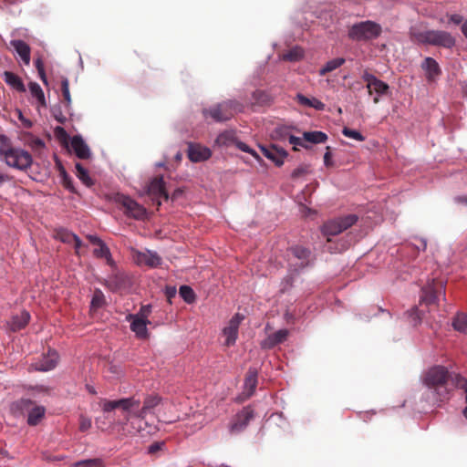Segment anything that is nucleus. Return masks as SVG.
Here are the masks:
<instances>
[{
	"label": "nucleus",
	"mask_w": 467,
	"mask_h": 467,
	"mask_svg": "<svg viewBox=\"0 0 467 467\" xmlns=\"http://www.w3.org/2000/svg\"><path fill=\"white\" fill-rule=\"evenodd\" d=\"M161 400L160 395L151 393L144 398L142 406H140V400L136 399L135 396L115 400H105L101 406L104 412H110L116 409L121 410L124 413V420L128 422L131 419L144 420L161 404Z\"/></svg>",
	"instance_id": "obj_1"
},
{
	"label": "nucleus",
	"mask_w": 467,
	"mask_h": 467,
	"mask_svg": "<svg viewBox=\"0 0 467 467\" xmlns=\"http://www.w3.org/2000/svg\"><path fill=\"white\" fill-rule=\"evenodd\" d=\"M455 374H451L445 367L435 366L430 368L423 377L424 384L436 394V400L443 401L449 399V381Z\"/></svg>",
	"instance_id": "obj_2"
},
{
	"label": "nucleus",
	"mask_w": 467,
	"mask_h": 467,
	"mask_svg": "<svg viewBox=\"0 0 467 467\" xmlns=\"http://www.w3.org/2000/svg\"><path fill=\"white\" fill-rule=\"evenodd\" d=\"M382 33L381 26L374 21L367 20L352 25L348 36L353 41H369L379 37Z\"/></svg>",
	"instance_id": "obj_3"
},
{
	"label": "nucleus",
	"mask_w": 467,
	"mask_h": 467,
	"mask_svg": "<svg viewBox=\"0 0 467 467\" xmlns=\"http://www.w3.org/2000/svg\"><path fill=\"white\" fill-rule=\"evenodd\" d=\"M11 410L14 413L27 414V423L30 426L37 425L46 413L44 406L36 405L29 399H20L14 402Z\"/></svg>",
	"instance_id": "obj_4"
},
{
	"label": "nucleus",
	"mask_w": 467,
	"mask_h": 467,
	"mask_svg": "<svg viewBox=\"0 0 467 467\" xmlns=\"http://www.w3.org/2000/svg\"><path fill=\"white\" fill-rule=\"evenodd\" d=\"M358 219L356 214H348L328 220L323 224L321 232L323 235L327 237V242H330L332 236L337 235L354 225L358 222Z\"/></svg>",
	"instance_id": "obj_5"
},
{
	"label": "nucleus",
	"mask_w": 467,
	"mask_h": 467,
	"mask_svg": "<svg viewBox=\"0 0 467 467\" xmlns=\"http://www.w3.org/2000/svg\"><path fill=\"white\" fill-rule=\"evenodd\" d=\"M416 38L422 44L451 48L455 45L454 37L446 31L426 30L416 35Z\"/></svg>",
	"instance_id": "obj_6"
},
{
	"label": "nucleus",
	"mask_w": 467,
	"mask_h": 467,
	"mask_svg": "<svg viewBox=\"0 0 467 467\" xmlns=\"http://www.w3.org/2000/svg\"><path fill=\"white\" fill-rule=\"evenodd\" d=\"M3 160L7 166L19 171H26L33 162L32 156L28 151L15 147Z\"/></svg>",
	"instance_id": "obj_7"
},
{
	"label": "nucleus",
	"mask_w": 467,
	"mask_h": 467,
	"mask_svg": "<svg viewBox=\"0 0 467 467\" xmlns=\"http://www.w3.org/2000/svg\"><path fill=\"white\" fill-rule=\"evenodd\" d=\"M114 201L123 209L127 216L136 220H143L146 217V209L130 197L118 193L115 195Z\"/></svg>",
	"instance_id": "obj_8"
},
{
	"label": "nucleus",
	"mask_w": 467,
	"mask_h": 467,
	"mask_svg": "<svg viewBox=\"0 0 467 467\" xmlns=\"http://www.w3.org/2000/svg\"><path fill=\"white\" fill-rule=\"evenodd\" d=\"M237 103L228 100L223 101L213 108L203 109L205 118L211 117L215 121H225L230 119L236 112Z\"/></svg>",
	"instance_id": "obj_9"
},
{
	"label": "nucleus",
	"mask_w": 467,
	"mask_h": 467,
	"mask_svg": "<svg viewBox=\"0 0 467 467\" xmlns=\"http://www.w3.org/2000/svg\"><path fill=\"white\" fill-rule=\"evenodd\" d=\"M254 418V411L251 407L247 406L243 408L228 423V431L230 435H237L243 432Z\"/></svg>",
	"instance_id": "obj_10"
},
{
	"label": "nucleus",
	"mask_w": 467,
	"mask_h": 467,
	"mask_svg": "<svg viewBox=\"0 0 467 467\" xmlns=\"http://www.w3.org/2000/svg\"><path fill=\"white\" fill-rule=\"evenodd\" d=\"M440 296H445V283L443 280L433 278L422 287L420 302L433 305L438 302Z\"/></svg>",
	"instance_id": "obj_11"
},
{
	"label": "nucleus",
	"mask_w": 467,
	"mask_h": 467,
	"mask_svg": "<svg viewBox=\"0 0 467 467\" xmlns=\"http://www.w3.org/2000/svg\"><path fill=\"white\" fill-rule=\"evenodd\" d=\"M133 259L138 265L157 267L161 264V256L156 252L150 250H146L144 252L134 250Z\"/></svg>",
	"instance_id": "obj_12"
},
{
	"label": "nucleus",
	"mask_w": 467,
	"mask_h": 467,
	"mask_svg": "<svg viewBox=\"0 0 467 467\" xmlns=\"http://www.w3.org/2000/svg\"><path fill=\"white\" fill-rule=\"evenodd\" d=\"M244 319V317L235 314L229 321L228 325L223 328V334L226 337L225 339V345L230 347L235 344L237 336H238V329L239 326Z\"/></svg>",
	"instance_id": "obj_13"
},
{
	"label": "nucleus",
	"mask_w": 467,
	"mask_h": 467,
	"mask_svg": "<svg viewBox=\"0 0 467 467\" xmlns=\"http://www.w3.org/2000/svg\"><path fill=\"white\" fill-rule=\"evenodd\" d=\"M260 150L267 159L272 161L278 167L283 165L284 161L287 156V152L284 149L279 148L275 144H271L268 147L260 146Z\"/></svg>",
	"instance_id": "obj_14"
},
{
	"label": "nucleus",
	"mask_w": 467,
	"mask_h": 467,
	"mask_svg": "<svg viewBox=\"0 0 467 467\" xmlns=\"http://www.w3.org/2000/svg\"><path fill=\"white\" fill-rule=\"evenodd\" d=\"M58 362V354L55 350L49 349L47 355L33 364L35 369L39 371H48L56 368Z\"/></svg>",
	"instance_id": "obj_15"
},
{
	"label": "nucleus",
	"mask_w": 467,
	"mask_h": 467,
	"mask_svg": "<svg viewBox=\"0 0 467 467\" xmlns=\"http://www.w3.org/2000/svg\"><path fill=\"white\" fill-rule=\"evenodd\" d=\"M362 78L367 82V88L369 94H372V91H375L378 95H383L389 88L387 83L377 78L374 75L368 72H365L362 76Z\"/></svg>",
	"instance_id": "obj_16"
},
{
	"label": "nucleus",
	"mask_w": 467,
	"mask_h": 467,
	"mask_svg": "<svg viewBox=\"0 0 467 467\" xmlns=\"http://www.w3.org/2000/svg\"><path fill=\"white\" fill-rule=\"evenodd\" d=\"M148 193L152 196V198H163L164 200H168L169 195L165 189L162 176H157L150 181L148 185Z\"/></svg>",
	"instance_id": "obj_17"
},
{
	"label": "nucleus",
	"mask_w": 467,
	"mask_h": 467,
	"mask_svg": "<svg viewBox=\"0 0 467 467\" xmlns=\"http://www.w3.org/2000/svg\"><path fill=\"white\" fill-rule=\"evenodd\" d=\"M288 255L298 260V262L295 264L296 266L304 268L308 265L310 262L311 252L307 248L296 245L288 250Z\"/></svg>",
	"instance_id": "obj_18"
},
{
	"label": "nucleus",
	"mask_w": 467,
	"mask_h": 467,
	"mask_svg": "<svg viewBox=\"0 0 467 467\" xmlns=\"http://www.w3.org/2000/svg\"><path fill=\"white\" fill-rule=\"evenodd\" d=\"M212 155L210 149L200 144L189 143L188 158L193 162L208 160Z\"/></svg>",
	"instance_id": "obj_19"
},
{
	"label": "nucleus",
	"mask_w": 467,
	"mask_h": 467,
	"mask_svg": "<svg viewBox=\"0 0 467 467\" xmlns=\"http://www.w3.org/2000/svg\"><path fill=\"white\" fill-rule=\"evenodd\" d=\"M421 67L426 73L427 80L430 82L435 81L441 74L439 64L432 57H426L421 64Z\"/></svg>",
	"instance_id": "obj_20"
},
{
	"label": "nucleus",
	"mask_w": 467,
	"mask_h": 467,
	"mask_svg": "<svg viewBox=\"0 0 467 467\" xmlns=\"http://www.w3.org/2000/svg\"><path fill=\"white\" fill-rule=\"evenodd\" d=\"M130 323V329L137 335V337L140 338H145L148 336L147 325L150 323L149 320H144L143 318H139L138 316H133L132 314L127 317Z\"/></svg>",
	"instance_id": "obj_21"
},
{
	"label": "nucleus",
	"mask_w": 467,
	"mask_h": 467,
	"mask_svg": "<svg viewBox=\"0 0 467 467\" xmlns=\"http://www.w3.org/2000/svg\"><path fill=\"white\" fill-rule=\"evenodd\" d=\"M71 148L78 158L87 160L90 157V150L84 140L78 136H73L71 139Z\"/></svg>",
	"instance_id": "obj_22"
},
{
	"label": "nucleus",
	"mask_w": 467,
	"mask_h": 467,
	"mask_svg": "<svg viewBox=\"0 0 467 467\" xmlns=\"http://www.w3.org/2000/svg\"><path fill=\"white\" fill-rule=\"evenodd\" d=\"M289 335L288 329H280L269 335L261 344L264 348H273L278 344L285 342Z\"/></svg>",
	"instance_id": "obj_23"
},
{
	"label": "nucleus",
	"mask_w": 467,
	"mask_h": 467,
	"mask_svg": "<svg viewBox=\"0 0 467 467\" xmlns=\"http://www.w3.org/2000/svg\"><path fill=\"white\" fill-rule=\"evenodd\" d=\"M257 369L254 368H250L245 375L244 384V393L246 398H250L254 395L256 386H257Z\"/></svg>",
	"instance_id": "obj_24"
},
{
	"label": "nucleus",
	"mask_w": 467,
	"mask_h": 467,
	"mask_svg": "<svg viewBox=\"0 0 467 467\" xmlns=\"http://www.w3.org/2000/svg\"><path fill=\"white\" fill-rule=\"evenodd\" d=\"M10 45L14 47L17 55L26 65L30 63V47L23 40L14 39L10 41Z\"/></svg>",
	"instance_id": "obj_25"
},
{
	"label": "nucleus",
	"mask_w": 467,
	"mask_h": 467,
	"mask_svg": "<svg viewBox=\"0 0 467 467\" xmlns=\"http://www.w3.org/2000/svg\"><path fill=\"white\" fill-rule=\"evenodd\" d=\"M30 320V315L26 311L21 312L19 315L13 316L8 323L9 329L13 332L25 328Z\"/></svg>",
	"instance_id": "obj_26"
},
{
	"label": "nucleus",
	"mask_w": 467,
	"mask_h": 467,
	"mask_svg": "<svg viewBox=\"0 0 467 467\" xmlns=\"http://www.w3.org/2000/svg\"><path fill=\"white\" fill-rule=\"evenodd\" d=\"M3 76L5 82L12 88L16 89L18 92H26V87L21 78L18 77L16 74L11 71H5Z\"/></svg>",
	"instance_id": "obj_27"
},
{
	"label": "nucleus",
	"mask_w": 467,
	"mask_h": 467,
	"mask_svg": "<svg viewBox=\"0 0 467 467\" xmlns=\"http://www.w3.org/2000/svg\"><path fill=\"white\" fill-rule=\"evenodd\" d=\"M303 139L306 142L319 144L327 140V135L323 131H306L303 133Z\"/></svg>",
	"instance_id": "obj_28"
},
{
	"label": "nucleus",
	"mask_w": 467,
	"mask_h": 467,
	"mask_svg": "<svg viewBox=\"0 0 467 467\" xmlns=\"http://www.w3.org/2000/svg\"><path fill=\"white\" fill-rule=\"evenodd\" d=\"M296 99L299 104L314 108L317 110H323L325 109V104L316 98L308 99L302 94H297Z\"/></svg>",
	"instance_id": "obj_29"
},
{
	"label": "nucleus",
	"mask_w": 467,
	"mask_h": 467,
	"mask_svg": "<svg viewBox=\"0 0 467 467\" xmlns=\"http://www.w3.org/2000/svg\"><path fill=\"white\" fill-rule=\"evenodd\" d=\"M345 63V59L342 57H337L331 59L326 63V65L319 70L320 76H325L329 72L336 70Z\"/></svg>",
	"instance_id": "obj_30"
},
{
	"label": "nucleus",
	"mask_w": 467,
	"mask_h": 467,
	"mask_svg": "<svg viewBox=\"0 0 467 467\" xmlns=\"http://www.w3.org/2000/svg\"><path fill=\"white\" fill-rule=\"evenodd\" d=\"M304 57V51L301 47H296L283 53L282 58L285 61L295 62L300 60Z\"/></svg>",
	"instance_id": "obj_31"
},
{
	"label": "nucleus",
	"mask_w": 467,
	"mask_h": 467,
	"mask_svg": "<svg viewBox=\"0 0 467 467\" xmlns=\"http://www.w3.org/2000/svg\"><path fill=\"white\" fill-rule=\"evenodd\" d=\"M29 90H30L32 96L36 99V100L38 101L40 106H42V107L47 106L45 94H44L41 87L37 83L30 82L29 83Z\"/></svg>",
	"instance_id": "obj_32"
},
{
	"label": "nucleus",
	"mask_w": 467,
	"mask_h": 467,
	"mask_svg": "<svg viewBox=\"0 0 467 467\" xmlns=\"http://www.w3.org/2000/svg\"><path fill=\"white\" fill-rule=\"evenodd\" d=\"M452 326L455 330L467 334V314H458L453 319Z\"/></svg>",
	"instance_id": "obj_33"
},
{
	"label": "nucleus",
	"mask_w": 467,
	"mask_h": 467,
	"mask_svg": "<svg viewBox=\"0 0 467 467\" xmlns=\"http://www.w3.org/2000/svg\"><path fill=\"white\" fill-rule=\"evenodd\" d=\"M94 254L98 258H105L109 265H112L113 264V260L111 258L110 251H109V247L106 245V244L104 242L99 244L98 245V248H96L94 250Z\"/></svg>",
	"instance_id": "obj_34"
},
{
	"label": "nucleus",
	"mask_w": 467,
	"mask_h": 467,
	"mask_svg": "<svg viewBox=\"0 0 467 467\" xmlns=\"http://www.w3.org/2000/svg\"><path fill=\"white\" fill-rule=\"evenodd\" d=\"M76 175L85 185L88 187L93 185V181L88 171L80 163L76 164Z\"/></svg>",
	"instance_id": "obj_35"
},
{
	"label": "nucleus",
	"mask_w": 467,
	"mask_h": 467,
	"mask_svg": "<svg viewBox=\"0 0 467 467\" xmlns=\"http://www.w3.org/2000/svg\"><path fill=\"white\" fill-rule=\"evenodd\" d=\"M127 280H124L123 275H115L107 281V285L111 290H119L125 286Z\"/></svg>",
	"instance_id": "obj_36"
},
{
	"label": "nucleus",
	"mask_w": 467,
	"mask_h": 467,
	"mask_svg": "<svg viewBox=\"0 0 467 467\" xmlns=\"http://www.w3.org/2000/svg\"><path fill=\"white\" fill-rule=\"evenodd\" d=\"M451 383L455 388L463 391L465 402L467 403V379L460 374H455L451 378Z\"/></svg>",
	"instance_id": "obj_37"
},
{
	"label": "nucleus",
	"mask_w": 467,
	"mask_h": 467,
	"mask_svg": "<svg viewBox=\"0 0 467 467\" xmlns=\"http://www.w3.org/2000/svg\"><path fill=\"white\" fill-rule=\"evenodd\" d=\"M179 293L182 299L188 304L193 303L196 299L193 289L189 285H182L180 287Z\"/></svg>",
	"instance_id": "obj_38"
},
{
	"label": "nucleus",
	"mask_w": 467,
	"mask_h": 467,
	"mask_svg": "<svg viewBox=\"0 0 467 467\" xmlns=\"http://www.w3.org/2000/svg\"><path fill=\"white\" fill-rule=\"evenodd\" d=\"M71 467H105V465L101 459L95 458L77 462Z\"/></svg>",
	"instance_id": "obj_39"
},
{
	"label": "nucleus",
	"mask_w": 467,
	"mask_h": 467,
	"mask_svg": "<svg viewBox=\"0 0 467 467\" xmlns=\"http://www.w3.org/2000/svg\"><path fill=\"white\" fill-rule=\"evenodd\" d=\"M61 91L64 98V103L67 109H69L71 105V96L69 91V81L67 78L61 80Z\"/></svg>",
	"instance_id": "obj_40"
},
{
	"label": "nucleus",
	"mask_w": 467,
	"mask_h": 467,
	"mask_svg": "<svg viewBox=\"0 0 467 467\" xmlns=\"http://www.w3.org/2000/svg\"><path fill=\"white\" fill-rule=\"evenodd\" d=\"M105 304V296L100 289H96L91 299V308L99 309Z\"/></svg>",
	"instance_id": "obj_41"
},
{
	"label": "nucleus",
	"mask_w": 467,
	"mask_h": 467,
	"mask_svg": "<svg viewBox=\"0 0 467 467\" xmlns=\"http://www.w3.org/2000/svg\"><path fill=\"white\" fill-rule=\"evenodd\" d=\"M56 235L57 239L65 244H71L76 239V234L66 229L57 230Z\"/></svg>",
	"instance_id": "obj_42"
},
{
	"label": "nucleus",
	"mask_w": 467,
	"mask_h": 467,
	"mask_svg": "<svg viewBox=\"0 0 467 467\" xmlns=\"http://www.w3.org/2000/svg\"><path fill=\"white\" fill-rule=\"evenodd\" d=\"M13 148L9 139L5 135H0V155L2 159H4Z\"/></svg>",
	"instance_id": "obj_43"
},
{
	"label": "nucleus",
	"mask_w": 467,
	"mask_h": 467,
	"mask_svg": "<svg viewBox=\"0 0 467 467\" xmlns=\"http://www.w3.org/2000/svg\"><path fill=\"white\" fill-rule=\"evenodd\" d=\"M342 134L345 136V137H348L349 139H353L355 140H358V141H364L365 140V137L358 130H351L348 127H344L343 130H342Z\"/></svg>",
	"instance_id": "obj_44"
},
{
	"label": "nucleus",
	"mask_w": 467,
	"mask_h": 467,
	"mask_svg": "<svg viewBox=\"0 0 467 467\" xmlns=\"http://www.w3.org/2000/svg\"><path fill=\"white\" fill-rule=\"evenodd\" d=\"M35 67L37 69L38 76L44 84L47 85V78L45 72L44 62L41 57H37L35 60Z\"/></svg>",
	"instance_id": "obj_45"
},
{
	"label": "nucleus",
	"mask_w": 467,
	"mask_h": 467,
	"mask_svg": "<svg viewBox=\"0 0 467 467\" xmlns=\"http://www.w3.org/2000/svg\"><path fill=\"white\" fill-rule=\"evenodd\" d=\"M309 172H310L309 165L302 164L293 171L291 176L294 180H296V179H299V178L308 174Z\"/></svg>",
	"instance_id": "obj_46"
},
{
	"label": "nucleus",
	"mask_w": 467,
	"mask_h": 467,
	"mask_svg": "<svg viewBox=\"0 0 467 467\" xmlns=\"http://www.w3.org/2000/svg\"><path fill=\"white\" fill-rule=\"evenodd\" d=\"M409 317L410 318V323L412 326L416 327L421 321V317L420 315V311L417 307H413L411 310L408 312Z\"/></svg>",
	"instance_id": "obj_47"
},
{
	"label": "nucleus",
	"mask_w": 467,
	"mask_h": 467,
	"mask_svg": "<svg viewBox=\"0 0 467 467\" xmlns=\"http://www.w3.org/2000/svg\"><path fill=\"white\" fill-rule=\"evenodd\" d=\"M61 175H62V182L66 189L68 191L75 192V188L73 186V182L71 178L67 174L66 171L62 168L61 169Z\"/></svg>",
	"instance_id": "obj_48"
},
{
	"label": "nucleus",
	"mask_w": 467,
	"mask_h": 467,
	"mask_svg": "<svg viewBox=\"0 0 467 467\" xmlns=\"http://www.w3.org/2000/svg\"><path fill=\"white\" fill-rule=\"evenodd\" d=\"M236 147L241 150L242 151H244V152H248L250 153L251 155H253L257 161H261V158L260 156L257 154V152L255 150H254L253 149H251L247 144H245L244 142H242V141H237L236 142Z\"/></svg>",
	"instance_id": "obj_49"
},
{
	"label": "nucleus",
	"mask_w": 467,
	"mask_h": 467,
	"mask_svg": "<svg viewBox=\"0 0 467 467\" xmlns=\"http://www.w3.org/2000/svg\"><path fill=\"white\" fill-rule=\"evenodd\" d=\"M288 140H289V143H290V144L294 145V150H297V149H296V146H301V147H304V148H306V149H307V148H308V146H307L306 144H305V142H304V141H305V140H304V139H301V138L296 137V136H294V135H290V136H289Z\"/></svg>",
	"instance_id": "obj_50"
},
{
	"label": "nucleus",
	"mask_w": 467,
	"mask_h": 467,
	"mask_svg": "<svg viewBox=\"0 0 467 467\" xmlns=\"http://www.w3.org/2000/svg\"><path fill=\"white\" fill-rule=\"evenodd\" d=\"M151 313V306L150 305H144L141 306L140 311L135 316H138L139 318H143L144 320H148V317Z\"/></svg>",
	"instance_id": "obj_51"
},
{
	"label": "nucleus",
	"mask_w": 467,
	"mask_h": 467,
	"mask_svg": "<svg viewBox=\"0 0 467 467\" xmlns=\"http://www.w3.org/2000/svg\"><path fill=\"white\" fill-rule=\"evenodd\" d=\"M90 428H91V420L88 417L81 415L79 418V430L81 431H87Z\"/></svg>",
	"instance_id": "obj_52"
},
{
	"label": "nucleus",
	"mask_w": 467,
	"mask_h": 467,
	"mask_svg": "<svg viewBox=\"0 0 467 467\" xmlns=\"http://www.w3.org/2000/svg\"><path fill=\"white\" fill-rule=\"evenodd\" d=\"M234 137V134L230 131H225L221 133L217 139L216 142L219 144H226L229 140H231Z\"/></svg>",
	"instance_id": "obj_53"
},
{
	"label": "nucleus",
	"mask_w": 467,
	"mask_h": 467,
	"mask_svg": "<svg viewBox=\"0 0 467 467\" xmlns=\"http://www.w3.org/2000/svg\"><path fill=\"white\" fill-rule=\"evenodd\" d=\"M49 391H50V389L48 388H47V387L37 386V387L33 389L32 396L34 398H36L38 394L48 395Z\"/></svg>",
	"instance_id": "obj_54"
},
{
	"label": "nucleus",
	"mask_w": 467,
	"mask_h": 467,
	"mask_svg": "<svg viewBox=\"0 0 467 467\" xmlns=\"http://www.w3.org/2000/svg\"><path fill=\"white\" fill-rule=\"evenodd\" d=\"M326 152L324 154V163L327 167H331L333 166V161L331 160L332 158V153H331V148L329 146H327L326 148Z\"/></svg>",
	"instance_id": "obj_55"
},
{
	"label": "nucleus",
	"mask_w": 467,
	"mask_h": 467,
	"mask_svg": "<svg viewBox=\"0 0 467 467\" xmlns=\"http://www.w3.org/2000/svg\"><path fill=\"white\" fill-rule=\"evenodd\" d=\"M52 114L59 123L63 124L66 122L67 118L61 113L59 109L54 108L52 109Z\"/></svg>",
	"instance_id": "obj_56"
},
{
	"label": "nucleus",
	"mask_w": 467,
	"mask_h": 467,
	"mask_svg": "<svg viewBox=\"0 0 467 467\" xmlns=\"http://www.w3.org/2000/svg\"><path fill=\"white\" fill-rule=\"evenodd\" d=\"M293 280L291 276H286L281 284V292L284 293L292 286Z\"/></svg>",
	"instance_id": "obj_57"
},
{
	"label": "nucleus",
	"mask_w": 467,
	"mask_h": 467,
	"mask_svg": "<svg viewBox=\"0 0 467 467\" xmlns=\"http://www.w3.org/2000/svg\"><path fill=\"white\" fill-rule=\"evenodd\" d=\"M462 20H463V18H462V16L461 15L454 14V15H451L450 16V21L452 22L455 25L462 24Z\"/></svg>",
	"instance_id": "obj_58"
},
{
	"label": "nucleus",
	"mask_w": 467,
	"mask_h": 467,
	"mask_svg": "<svg viewBox=\"0 0 467 467\" xmlns=\"http://www.w3.org/2000/svg\"><path fill=\"white\" fill-rule=\"evenodd\" d=\"M163 443L160 442H154L149 447V452L150 453H155L156 451H160L162 447Z\"/></svg>",
	"instance_id": "obj_59"
},
{
	"label": "nucleus",
	"mask_w": 467,
	"mask_h": 467,
	"mask_svg": "<svg viewBox=\"0 0 467 467\" xmlns=\"http://www.w3.org/2000/svg\"><path fill=\"white\" fill-rule=\"evenodd\" d=\"M88 239L89 240V242L92 244H95V245H99V244H101L103 242L100 238H99L96 235H88Z\"/></svg>",
	"instance_id": "obj_60"
},
{
	"label": "nucleus",
	"mask_w": 467,
	"mask_h": 467,
	"mask_svg": "<svg viewBox=\"0 0 467 467\" xmlns=\"http://www.w3.org/2000/svg\"><path fill=\"white\" fill-rule=\"evenodd\" d=\"M72 243H74V247H75L76 253L78 254V249L82 245L81 240L79 239V237L78 235H76V239H74Z\"/></svg>",
	"instance_id": "obj_61"
},
{
	"label": "nucleus",
	"mask_w": 467,
	"mask_h": 467,
	"mask_svg": "<svg viewBox=\"0 0 467 467\" xmlns=\"http://www.w3.org/2000/svg\"><path fill=\"white\" fill-rule=\"evenodd\" d=\"M176 295V288L175 287H167L166 288V296L170 299L171 297L174 296Z\"/></svg>",
	"instance_id": "obj_62"
},
{
	"label": "nucleus",
	"mask_w": 467,
	"mask_h": 467,
	"mask_svg": "<svg viewBox=\"0 0 467 467\" xmlns=\"http://www.w3.org/2000/svg\"><path fill=\"white\" fill-rule=\"evenodd\" d=\"M55 132L57 136L66 137L67 132L62 127H57Z\"/></svg>",
	"instance_id": "obj_63"
},
{
	"label": "nucleus",
	"mask_w": 467,
	"mask_h": 467,
	"mask_svg": "<svg viewBox=\"0 0 467 467\" xmlns=\"http://www.w3.org/2000/svg\"><path fill=\"white\" fill-rule=\"evenodd\" d=\"M455 201L459 203H463L467 205V196H458L455 198Z\"/></svg>",
	"instance_id": "obj_64"
}]
</instances>
